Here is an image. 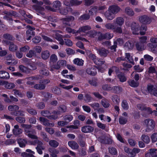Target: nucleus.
<instances>
[{"label":"nucleus","mask_w":157,"mask_h":157,"mask_svg":"<svg viewBox=\"0 0 157 157\" xmlns=\"http://www.w3.org/2000/svg\"><path fill=\"white\" fill-rule=\"evenodd\" d=\"M137 108L141 110H144L148 114H151L152 113V110L149 107H146L145 106L141 104H138L137 105Z\"/></svg>","instance_id":"13"},{"label":"nucleus","mask_w":157,"mask_h":157,"mask_svg":"<svg viewBox=\"0 0 157 157\" xmlns=\"http://www.w3.org/2000/svg\"><path fill=\"white\" fill-rule=\"evenodd\" d=\"M3 14H6V15H7L10 17H11L12 16H15L16 15V13L13 11H11L10 12L5 11L3 12Z\"/></svg>","instance_id":"49"},{"label":"nucleus","mask_w":157,"mask_h":157,"mask_svg":"<svg viewBox=\"0 0 157 157\" xmlns=\"http://www.w3.org/2000/svg\"><path fill=\"white\" fill-rule=\"evenodd\" d=\"M105 28L108 29L113 30L114 32L121 33L122 32V28L121 27H117V26L112 23H108L105 25Z\"/></svg>","instance_id":"4"},{"label":"nucleus","mask_w":157,"mask_h":157,"mask_svg":"<svg viewBox=\"0 0 157 157\" xmlns=\"http://www.w3.org/2000/svg\"><path fill=\"white\" fill-rule=\"evenodd\" d=\"M82 3V1H78V0H71V6L80 5Z\"/></svg>","instance_id":"51"},{"label":"nucleus","mask_w":157,"mask_h":157,"mask_svg":"<svg viewBox=\"0 0 157 157\" xmlns=\"http://www.w3.org/2000/svg\"><path fill=\"white\" fill-rule=\"evenodd\" d=\"M147 26L144 24L142 25L140 29V33L141 35H144L146 31L147 30Z\"/></svg>","instance_id":"37"},{"label":"nucleus","mask_w":157,"mask_h":157,"mask_svg":"<svg viewBox=\"0 0 157 157\" xmlns=\"http://www.w3.org/2000/svg\"><path fill=\"white\" fill-rule=\"evenodd\" d=\"M121 106L123 109L125 110H127L128 109L129 106L126 100H123L121 103Z\"/></svg>","instance_id":"43"},{"label":"nucleus","mask_w":157,"mask_h":157,"mask_svg":"<svg viewBox=\"0 0 157 157\" xmlns=\"http://www.w3.org/2000/svg\"><path fill=\"white\" fill-rule=\"evenodd\" d=\"M125 58L132 65L135 64L132 54H130L129 53H126L125 54Z\"/></svg>","instance_id":"28"},{"label":"nucleus","mask_w":157,"mask_h":157,"mask_svg":"<svg viewBox=\"0 0 157 157\" xmlns=\"http://www.w3.org/2000/svg\"><path fill=\"white\" fill-rule=\"evenodd\" d=\"M104 15L106 18L109 20H112L115 17V15L110 12L108 9L105 11Z\"/></svg>","instance_id":"14"},{"label":"nucleus","mask_w":157,"mask_h":157,"mask_svg":"<svg viewBox=\"0 0 157 157\" xmlns=\"http://www.w3.org/2000/svg\"><path fill=\"white\" fill-rule=\"evenodd\" d=\"M146 40H140L135 42L137 49L142 51L145 49V45L147 43Z\"/></svg>","instance_id":"6"},{"label":"nucleus","mask_w":157,"mask_h":157,"mask_svg":"<svg viewBox=\"0 0 157 157\" xmlns=\"http://www.w3.org/2000/svg\"><path fill=\"white\" fill-rule=\"evenodd\" d=\"M59 114V113L58 112H53L52 113H50L48 117V118L50 119H56L58 117V115Z\"/></svg>","instance_id":"31"},{"label":"nucleus","mask_w":157,"mask_h":157,"mask_svg":"<svg viewBox=\"0 0 157 157\" xmlns=\"http://www.w3.org/2000/svg\"><path fill=\"white\" fill-rule=\"evenodd\" d=\"M112 13L116 14L120 11L121 8L117 5H114L110 6L108 9Z\"/></svg>","instance_id":"12"},{"label":"nucleus","mask_w":157,"mask_h":157,"mask_svg":"<svg viewBox=\"0 0 157 157\" xmlns=\"http://www.w3.org/2000/svg\"><path fill=\"white\" fill-rule=\"evenodd\" d=\"M36 142L38 144V145L37 147H36V149L39 154H42V150L44 149V148L42 146L43 143L41 141H40L38 140H36Z\"/></svg>","instance_id":"21"},{"label":"nucleus","mask_w":157,"mask_h":157,"mask_svg":"<svg viewBox=\"0 0 157 157\" xmlns=\"http://www.w3.org/2000/svg\"><path fill=\"white\" fill-rule=\"evenodd\" d=\"M151 42L147 44L149 47L151 48H155L156 47V43H157V40H151Z\"/></svg>","instance_id":"47"},{"label":"nucleus","mask_w":157,"mask_h":157,"mask_svg":"<svg viewBox=\"0 0 157 157\" xmlns=\"http://www.w3.org/2000/svg\"><path fill=\"white\" fill-rule=\"evenodd\" d=\"M74 17L72 16H68L66 18L62 19L63 23L67 25L70 26L71 25V23L74 20Z\"/></svg>","instance_id":"11"},{"label":"nucleus","mask_w":157,"mask_h":157,"mask_svg":"<svg viewBox=\"0 0 157 157\" xmlns=\"http://www.w3.org/2000/svg\"><path fill=\"white\" fill-rule=\"evenodd\" d=\"M41 77V76H40V75H37L34 77L27 78L26 79L28 80L27 82V84L28 85L32 86L34 84L36 81L38 80Z\"/></svg>","instance_id":"9"},{"label":"nucleus","mask_w":157,"mask_h":157,"mask_svg":"<svg viewBox=\"0 0 157 157\" xmlns=\"http://www.w3.org/2000/svg\"><path fill=\"white\" fill-rule=\"evenodd\" d=\"M69 10H72L71 8H62L59 10V12L62 15H66L68 13Z\"/></svg>","instance_id":"29"},{"label":"nucleus","mask_w":157,"mask_h":157,"mask_svg":"<svg viewBox=\"0 0 157 157\" xmlns=\"http://www.w3.org/2000/svg\"><path fill=\"white\" fill-rule=\"evenodd\" d=\"M157 87V86H154L151 85H149L147 86V89L149 92L151 94L154 91L155 88Z\"/></svg>","instance_id":"56"},{"label":"nucleus","mask_w":157,"mask_h":157,"mask_svg":"<svg viewBox=\"0 0 157 157\" xmlns=\"http://www.w3.org/2000/svg\"><path fill=\"white\" fill-rule=\"evenodd\" d=\"M36 55L35 52L33 50H30L27 54L26 56L29 58H31Z\"/></svg>","instance_id":"61"},{"label":"nucleus","mask_w":157,"mask_h":157,"mask_svg":"<svg viewBox=\"0 0 157 157\" xmlns=\"http://www.w3.org/2000/svg\"><path fill=\"white\" fill-rule=\"evenodd\" d=\"M113 21L119 27H121L124 24V19L122 17H118Z\"/></svg>","instance_id":"20"},{"label":"nucleus","mask_w":157,"mask_h":157,"mask_svg":"<svg viewBox=\"0 0 157 157\" xmlns=\"http://www.w3.org/2000/svg\"><path fill=\"white\" fill-rule=\"evenodd\" d=\"M152 141L153 142L157 141V133H155L152 135L151 136Z\"/></svg>","instance_id":"64"},{"label":"nucleus","mask_w":157,"mask_h":157,"mask_svg":"<svg viewBox=\"0 0 157 157\" xmlns=\"http://www.w3.org/2000/svg\"><path fill=\"white\" fill-rule=\"evenodd\" d=\"M97 32L94 30H90L88 32L86 35L91 38H93L96 35Z\"/></svg>","instance_id":"48"},{"label":"nucleus","mask_w":157,"mask_h":157,"mask_svg":"<svg viewBox=\"0 0 157 157\" xmlns=\"http://www.w3.org/2000/svg\"><path fill=\"white\" fill-rule=\"evenodd\" d=\"M27 28L29 29L26 31L27 39H30L33 38L35 36V32L33 31L35 29V28L29 25H27Z\"/></svg>","instance_id":"8"},{"label":"nucleus","mask_w":157,"mask_h":157,"mask_svg":"<svg viewBox=\"0 0 157 157\" xmlns=\"http://www.w3.org/2000/svg\"><path fill=\"white\" fill-rule=\"evenodd\" d=\"M102 105L105 108L108 107L110 105L107 100L105 98L103 99L101 101Z\"/></svg>","instance_id":"44"},{"label":"nucleus","mask_w":157,"mask_h":157,"mask_svg":"<svg viewBox=\"0 0 157 157\" xmlns=\"http://www.w3.org/2000/svg\"><path fill=\"white\" fill-rule=\"evenodd\" d=\"M35 89L38 90H43L45 88V86L44 84H37L34 86Z\"/></svg>","instance_id":"55"},{"label":"nucleus","mask_w":157,"mask_h":157,"mask_svg":"<svg viewBox=\"0 0 157 157\" xmlns=\"http://www.w3.org/2000/svg\"><path fill=\"white\" fill-rule=\"evenodd\" d=\"M141 139L146 144H148L150 141L149 137L145 134H143L142 135Z\"/></svg>","instance_id":"35"},{"label":"nucleus","mask_w":157,"mask_h":157,"mask_svg":"<svg viewBox=\"0 0 157 157\" xmlns=\"http://www.w3.org/2000/svg\"><path fill=\"white\" fill-rule=\"evenodd\" d=\"M93 130V128L89 125L83 126L81 129L82 131L85 133L90 132H92Z\"/></svg>","instance_id":"22"},{"label":"nucleus","mask_w":157,"mask_h":157,"mask_svg":"<svg viewBox=\"0 0 157 157\" xmlns=\"http://www.w3.org/2000/svg\"><path fill=\"white\" fill-rule=\"evenodd\" d=\"M125 13L127 15L130 17L133 16L135 14L133 10L129 7H126L125 9Z\"/></svg>","instance_id":"26"},{"label":"nucleus","mask_w":157,"mask_h":157,"mask_svg":"<svg viewBox=\"0 0 157 157\" xmlns=\"http://www.w3.org/2000/svg\"><path fill=\"white\" fill-rule=\"evenodd\" d=\"M90 105L94 110L97 109L100 107V104L98 103H94L90 104Z\"/></svg>","instance_id":"63"},{"label":"nucleus","mask_w":157,"mask_h":157,"mask_svg":"<svg viewBox=\"0 0 157 157\" xmlns=\"http://www.w3.org/2000/svg\"><path fill=\"white\" fill-rule=\"evenodd\" d=\"M79 124V121L78 120H75L74 121V125H71V127L73 129H76L78 128Z\"/></svg>","instance_id":"57"},{"label":"nucleus","mask_w":157,"mask_h":157,"mask_svg":"<svg viewBox=\"0 0 157 157\" xmlns=\"http://www.w3.org/2000/svg\"><path fill=\"white\" fill-rule=\"evenodd\" d=\"M18 142L19 146L21 147H22L25 146V145L27 143V141L25 140L22 139H19L18 140Z\"/></svg>","instance_id":"41"},{"label":"nucleus","mask_w":157,"mask_h":157,"mask_svg":"<svg viewBox=\"0 0 157 157\" xmlns=\"http://www.w3.org/2000/svg\"><path fill=\"white\" fill-rule=\"evenodd\" d=\"M113 36V35L112 33H106L105 34L102 35L103 39H110Z\"/></svg>","instance_id":"42"},{"label":"nucleus","mask_w":157,"mask_h":157,"mask_svg":"<svg viewBox=\"0 0 157 157\" xmlns=\"http://www.w3.org/2000/svg\"><path fill=\"white\" fill-rule=\"evenodd\" d=\"M98 12V10L97 7L95 6L91 8L89 11V14L91 15H95Z\"/></svg>","instance_id":"40"},{"label":"nucleus","mask_w":157,"mask_h":157,"mask_svg":"<svg viewBox=\"0 0 157 157\" xmlns=\"http://www.w3.org/2000/svg\"><path fill=\"white\" fill-rule=\"evenodd\" d=\"M49 144L51 147H57L59 145L58 143L55 140H50L49 142Z\"/></svg>","instance_id":"53"},{"label":"nucleus","mask_w":157,"mask_h":157,"mask_svg":"<svg viewBox=\"0 0 157 157\" xmlns=\"http://www.w3.org/2000/svg\"><path fill=\"white\" fill-rule=\"evenodd\" d=\"M117 76L121 82H124L126 81V78L123 74L120 73L119 74L117 73Z\"/></svg>","instance_id":"46"},{"label":"nucleus","mask_w":157,"mask_h":157,"mask_svg":"<svg viewBox=\"0 0 157 157\" xmlns=\"http://www.w3.org/2000/svg\"><path fill=\"white\" fill-rule=\"evenodd\" d=\"M92 99V98L90 95L88 94H86L85 95L84 101L86 102H88L90 101Z\"/></svg>","instance_id":"62"},{"label":"nucleus","mask_w":157,"mask_h":157,"mask_svg":"<svg viewBox=\"0 0 157 157\" xmlns=\"http://www.w3.org/2000/svg\"><path fill=\"white\" fill-rule=\"evenodd\" d=\"M112 100L114 103L116 104H118L120 101L119 98L117 95L113 96Z\"/></svg>","instance_id":"45"},{"label":"nucleus","mask_w":157,"mask_h":157,"mask_svg":"<svg viewBox=\"0 0 157 157\" xmlns=\"http://www.w3.org/2000/svg\"><path fill=\"white\" fill-rule=\"evenodd\" d=\"M129 85L133 87H137L139 85L138 82L135 81L133 80H131L128 82Z\"/></svg>","instance_id":"39"},{"label":"nucleus","mask_w":157,"mask_h":157,"mask_svg":"<svg viewBox=\"0 0 157 157\" xmlns=\"http://www.w3.org/2000/svg\"><path fill=\"white\" fill-rule=\"evenodd\" d=\"M10 77L9 74L4 71H0V78L4 79L9 78Z\"/></svg>","instance_id":"32"},{"label":"nucleus","mask_w":157,"mask_h":157,"mask_svg":"<svg viewBox=\"0 0 157 157\" xmlns=\"http://www.w3.org/2000/svg\"><path fill=\"white\" fill-rule=\"evenodd\" d=\"M124 150L128 155L130 157H134L136 156V154L139 153L140 151V149L134 148L132 149H131L127 147H124Z\"/></svg>","instance_id":"3"},{"label":"nucleus","mask_w":157,"mask_h":157,"mask_svg":"<svg viewBox=\"0 0 157 157\" xmlns=\"http://www.w3.org/2000/svg\"><path fill=\"white\" fill-rule=\"evenodd\" d=\"M3 44H10V45L9 47V49L10 51H16L17 49V46L13 44L12 43H10V42H9L8 40H5L3 41Z\"/></svg>","instance_id":"17"},{"label":"nucleus","mask_w":157,"mask_h":157,"mask_svg":"<svg viewBox=\"0 0 157 157\" xmlns=\"http://www.w3.org/2000/svg\"><path fill=\"white\" fill-rule=\"evenodd\" d=\"M32 8L36 11L38 15H44L45 9L43 7L37 5H33L32 6Z\"/></svg>","instance_id":"7"},{"label":"nucleus","mask_w":157,"mask_h":157,"mask_svg":"<svg viewBox=\"0 0 157 157\" xmlns=\"http://www.w3.org/2000/svg\"><path fill=\"white\" fill-rule=\"evenodd\" d=\"M13 134L15 135H19L22 132V130L21 128H19V126L17 125L14 126V129L13 130Z\"/></svg>","instance_id":"25"},{"label":"nucleus","mask_w":157,"mask_h":157,"mask_svg":"<svg viewBox=\"0 0 157 157\" xmlns=\"http://www.w3.org/2000/svg\"><path fill=\"white\" fill-rule=\"evenodd\" d=\"M40 73L41 74L46 75L49 74L48 71L45 68H41L40 71Z\"/></svg>","instance_id":"60"},{"label":"nucleus","mask_w":157,"mask_h":157,"mask_svg":"<svg viewBox=\"0 0 157 157\" xmlns=\"http://www.w3.org/2000/svg\"><path fill=\"white\" fill-rule=\"evenodd\" d=\"M94 62L96 64L100 66L104 63V61L100 59L97 58V59H95L94 60Z\"/></svg>","instance_id":"59"},{"label":"nucleus","mask_w":157,"mask_h":157,"mask_svg":"<svg viewBox=\"0 0 157 157\" xmlns=\"http://www.w3.org/2000/svg\"><path fill=\"white\" fill-rule=\"evenodd\" d=\"M68 144L69 146L73 149H77L79 148L78 144L75 141H69L68 142Z\"/></svg>","instance_id":"24"},{"label":"nucleus","mask_w":157,"mask_h":157,"mask_svg":"<svg viewBox=\"0 0 157 157\" xmlns=\"http://www.w3.org/2000/svg\"><path fill=\"white\" fill-rule=\"evenodd\" d=\"M109 153L112 155H117V152L116 149L113 147L109 148Z\"/></svg>","instance_id":"52"},{"label":"nucleus","mask_w":157,"mask_h":157,"mask_svg":"<svg viewBox=\"0 0 157 157\" xmlns=\"http://www.w3.org/2000/svg\"><path fill=\"white\" fill-rule=\"evenodd\" d=\"M59 43L61 45L65 44L66 45L71 46L73 43L71 40H58Z\"/></svg>","instance_id":"23"},{"label":"nucleus","mask_w":157,"mask_h":157,"mask_svg":"<svg viewBox=\"0 0 157 157\" xmlns=\"http://www.w3.org/2000/svg\"><path fill=\"white\" fill-rule=\"evenodd\" d=\"M157 151L156 149H150V152L147 153L146 155L149 157H154L156 154V151Z\"/></svg>","instance_id":"33"},{"label":"nucleus","mask_w":157,"mask_h":157,"mask_svg":"<svg viewBox=\"0 0 157 157\" xmlns=\"http://www.w3.org/2000/svg\"><path fill=\"white\" fill-rule=\"evenodd\" d=\"M58 60V58L56 55L55 54H52L50 57V60L51 62H55Z\"/></svg>","instance_id":"58"},{"label":"nucleus","mask_w":157,"mask_h":157,"mask_svg":"<svg viewBox=\"0 0 157 157\" xmlns=\"http://www.w3.org/2000/svg\"><path fill=\"white\" fill-rule=\"evenodd\" d=\"M8 109L10 111H15V112L12 113V115H13L15 116L19 115L23 116L24 115L23 113V111H16L19 109V107L17 105H10L8 106Z\"/></svg>","instance_id":"5"},{"label":"nucleus","mask_w":157,"mask_h":157,"mask_svg":"<svg viewBox=\"0 0 157 157\" xmlns=\"http://www.w3.org/2000/svg\"><path fill=\"white\" fill-rule=\"evenodd\" d=\"M39 120L41 123L43 124L45 126L53 127L54 125V123H49L48 121L44 117H40L39 118Z\"/></svg>","instance_id":"18"},{"label":"nucleus","mask_w":157,"mask_h":157,"mask_svg":"<svg viewBox=\"0 0 157 157\" xmlns=\"http://www.w3.org/2000/svg\"><path fill=\"white\" fill-rule=\"evenodd\" d=\"M134 45L133 42L132 40L128 41L125 44V46L127 47L129 49H130L133 48Z\"/></svg>","instance_id":"54"},{"label":"nucleus","mask_w":157,"mask_h":157,"mask_svg":"<svg viewBox=\"0 0 157 157\" xmlns=\"http://www.w3.org/2000/svg\"><path fill=\"white\" fill-rule=\"evenodd\" d=\"M91 29V27L89 25L83 26L79 28L78 30L76 31V32L78 33L81 32L85 33L86 31L90 30Z\"/></svg>","instance_id":"27"},{"label":"nucleus","mask_w":157,"mask_h":157,"mask_svg":"<svg viewBox=\"0 0 157 157\" xmlns=\"http://www.w3.org/2000/svg\"><path fill=\"white\" fill-rule=\"evenodd\" d=\"M73 63L78 66H81L83 64V61L81 59L77 58L73 60Z\"/></svg>","instance_id":"36"},{"label":"nucleus","mask_w":157,"mask_h":157,"mask_svg":"<svg viewBox=\"0 0 157 157\" xmlns=\"http://www.w3.org/2000/svg\"><path fill=\"white\" fill-rule=\"evenodd\" d=\"M53 32V36L54 38L56 39H63L66 38H69V36L66 35L63 36L57 32L54 31Z\"/></svg>","instance_id":"16"},{"label":"nucleus","mask_w":157,"mask_h":157,"mask_svg":"<svg viewBox=\"0 0 157 157\" xmlns=\"http://www.w3.org/2000/svg\"><path fill=\"white\" fill-rule=\"evenodd\" d=\"M21 127L24 128L25 134L29 138L33 139L36 140L37 137L35 135L36 132L34 130H30L31 126L30 125L21 124Z\"/></svg>","instance_id":"1"},{"label":"nucleus","mask_w":157,"mask_h":157,"mask_svg":"<svg viewBox=\"0 0 157 157\" xmlns=\"http://www.w3.org/2000/svg\"><path fill=\"white\" fill-rule=\"evenodd\" d=\"M61 6V3L59 1H56L53 2V7L55 10L59 9V8Z\"/></svg>","instance_id":"30"},{"label":"nucleus","mask_w":157,"mask_h":157,"mask_svg":"<svg viewBox=\"0 0 157 157\" xmlns=\"http://www.w3.org/2000/svg\"><path fill=\"white\" fill-rule=\"evenodd\" d=\"M49 52L47 50L43 51L41 53V57L44 59H48L49 58Z\"/></svg>","instance_id":"34"},{"label":"nucleus","mask_w":157,"mask_h":157,"mask_svg":"<svg viewBox=\"0 0 157 157\" xmlns=\"http://www.w3.org/2000/svg\"><path fill=\"white\" fill-rule=\"evenodd\" d=\"M139 21L144 24H149L151 22V20L148 16L143 15L140 16L139 18Z\"/></svg>","instance_id":"10"},{"label":"nucleus","mask_w":157,"mask_h":157,"mask_svg":"<svg viewBox=\"0 0 157 157\" xmlns=\"http://www.w3.org/2000/svg\"><path fill=\"white\" fill-rule=\"evenodd\" d=\"M143 124L146 127V130L147 132L154 129L155 122L152 119H147L144 120Z\"/></svg>","instance_id":"2"},{"label":"nucleus","mask_w":157,"mask_h":157,"mask_svg":"<svg viewBox=\"0 0 157 157\" xmlns=\"http://www.w3.org/2000/svg\"><path fill=\"white\" fill-rule=\"evenodd\" d=\"M139 25L138 23H133L131 26V29L133 34H138L140 33L139 28Z\"/></svg>","instance_id":"15"},{"label":"nucleus","mask_w":157,"mask_h":157,"mask_svg":"<svg viewBox=\"0 0 157 157\" xmlns=\"http://www.w3.org/2000/svg\"><path fill=\"white\" fill-rule=\"evenodd\" d=\"M97 52L101 56H105L107 55V51L103 48L97 50Z\"/></svg>","instance_id":"38"},{"label":"nucleus","mask_w":157,"mask_h":157,"mask_svg":"<svg viewBox=\"0 0 157 157\" xmlns=\"http://www.w3.org/2000/svg\"><path fill=\"white\" fill-rule=\"evenodd\" d=\"M87 73L90 75H95L96 74V69L94 67H90L88 68L86 70Z\"/></svg>","instance_id":"19"},{"label":"nucleus","mask_w":157,"mask_h":157,"mask_svg":"<svg viewBox=\"0 0 157 157\" xmlns=\"http://www.w3.org/2000/svg\"><path fill=\"white\" fill-rule=\"evenodd\" d=\"M4 86L5 88L8 89L13 88L14 87V84L13 83H9L7 82H5Z\"/></svg>","instance_id":"50"}]
</instances>
